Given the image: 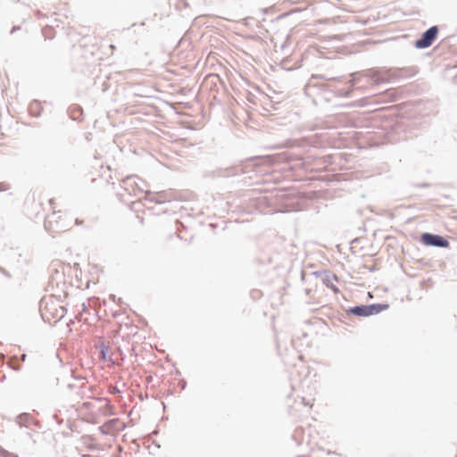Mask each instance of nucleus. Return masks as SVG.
I'll return each mask as SVG.
<instances>
[{"label": "nucleus", "mask_w": 457, "mask_h": 457, "mask_svg": "<svg viewBox=\"0 0 457 457\" xmlns=\"http://www.w3.org/2000/svg\"><path fill=\"white\" fill-rule=\"evenodd\" d=\"M110 48L115 49V46L114 45H110Z\"/></svg>", "instance_id": "72a5a7b5"}, {"label": "nucleus", "mask_w": 457, "mask_h": 457, "mask_svg": "<svg viewBox=\"0 0 457 457\" xmlns=\"http://www.w3.org/2000/svg\"><path fill=\"white\" fill-rule=\"evenodd\" d=\"M369 76L371 78V79L376 83V84H379L381 82L384 81V79H382L379 74H378V71H369Z\"/></svg>", "instance_id": "ddd939ff"}, {"label": "nucleus", "mask_w": 457, "mask_h": 457, "mask_svg": "<svg viewBox=\"0 0 457 457\" xmlns=\"http://www.w3.org/2000/svg\"><path fill=\"white\" fill-rule=\"evenodd\" d=\"M21 29V27L20 26H13L12 29H11V34L14 33L15 31Z\"/></svg>", "instance_id": "412c9836"}, {"label": "nucleus", "mask_w": 457, "mask_h": 457, "mask_svg": "<svg viewBox=\"0 0 457 457\" xmlns=\"http://www.w3.org/2000/svg\"><path fill=\"white\" fill-rule=\"evenodd\" d=\"M67 313V309L64 306L56 307L54 303L41 302V316L44 321L51 323L54 320V323L60 321Z\"/></svg>", "instance_id": "f257e3e1"}, {"label": "nucleus", "mask_w": 457, "mask_h": 457, "mask_svg": "<svg viewBox=\"0 0 457 457\" xmlns=\"http://www.w3.org/2000/svg\"><path fill=\"white\" fill-rule=\"evenodd\" d=\"M365 268H366V269H368V270H369V271H370V272H373V271H375V270H376V267H375V266H372V267H366V266H365Z\"/></svg>", "instance_id": "b1692460"}, {"label": "nucleus", "mask_w": 457, "mask_h": 457, "mask_svg": "<svg viewBox=\"0 0 457 457\" xmlns=\"http://www.w3.org/2000/svg\"><path fill=\"white\" fill-rule=\"evenodd\" d=\"M0 272H1L4 276H5L6 278H12L11 274L9 273V271H7L6 270H4V268H1V267H0Z\"/></svg>", "instance_id": "a211bd4d"}, {"label": "nucleus", "mask_w": 457, "mask_h": 457, "mask_svg": "<svg viewBox=\"0 0 457 457\" xmlns=\"http://www.w3.org/2000/svg\"><path fill=\"white\" fill-rule=\"evenodd\" d=\"M15 422L21 428L26 427L29 428L33 422L34 420L32 416L28 412H23L19 414L16 419Z\"/></svg>", "instance_id": "6e6552de"}, {"label": "nucleus", "mask_w": 457, "mask_h": 457, "mask_svg": "<svg viewBox=\"0 0 457 457\" xmlns=\"http://www.w3.org/2000/svg\"><path fill=\"white\" fill-rule=\"evenodd\" d=\"M75 223H76V224H80V223H82V221H80L79 219H76V220H75Z\"/></svg>", "instance_id": "c756f323"}, {"label": "nucleus", "mask_w": 457, "mask_h": 457, "mask_svg": "<svg viewBox=\"0 0 457 457\" xmlns=\"http://www.w3.org/2000/svg\"><path fill=\"white\" fill-rule=\"evenodd\" d=\"M297 434H298V429L295 430V435H294V436H297Z\"/></svg>", "instance_id": "473e14b6"}, {"label": "nucleus", "mask_w": 457, "mask_h": 457, "mask_svg": "<svg viewBox=\"0 0 457 457\" xmlns=\"http://www.w3.org/2000/svg\"><path fill=\"white\" fill-rule=\"evenodd\" d=\"M389 308L387 303H370V304H359L351 307L348 311L349 313L358 317H369L371 315L378 314L383 311Z\"/></svg>", "instance_id": "f03ea898"}, {"label": "nucleus", "mask_w": 457, "mask_h": 457, "mask_svg": "<svg viewBox=\"0 0 457 457\" xmlns=\"http://www.w3.org/2000/svg\"><path fill=\"white\" fill-rule=\"evenodd\" d=\"M81 308H82V312H87V305H86V303H83L81 304Z\"/></svg>", "instance_id": "5701e85b"}, {"label": "nucleus", "mask_w": 457, "mask_h": 457, "mask_svg": "<svg viewBox=\"0 0 457 457\" xmlns=\"http://www.w3.org/2000/svg\"><path fill=\"white\" fill-rule=\"evenodd\" d=\"M21 365H15V366H12V369H13L14 370H21Z\"/></svg>", "instance_id": "a878e982"}, {"label": "nucleus", "mask_w": 457, "mask_h": 457, "mask_svg": "<svg viewBox=\"0 0 457 457\" xmlns=\"http://www.w3.org/2000/svg\"><path fill=\"white\" fill-rule=\"evenodd\" d=\"M184 4V6L187 7L188 5L187 2L186 0H179Z\"/></svg>", "instance_id": "cd10ccee"}, {"label": "nucleus", "mask_w": 457, "mask_h": 457, "mask_svg": "<svg viewBox=\"0 0 457 457\" xmlns=\"http://www.w3.org/2000/svg\"><path fill=\"white\" fill-rule=\"evenodd\" d=\"M316 76H312V79H310L309 83H308V87H320V88L322 89H325V90H328V86L322 82V83H316L314 82V80L316 79Z\"/></svg>", "instance_id": "f8f14e48"}, {"label": "nucleus", "mask_w": 457, "mask_h": 457, "mask_svg": "<svg viewBox=\"0 0 457 457\" xmlns=\"http://www.w3.org/2000/svg\"><path fill=\"white\" fill-rule=\"evenodd\" d=\"M439 33V28L436 25H433L421 33L420 37L414 42V46L417 49H426L432 46L437 35Z\"/></svg>", "instance_id": "7ed1b4c3"}, {"label": "nucleus", "mask_w": 457, "mask_h": 457, "mask_svg": "<svg viewBox=\"0 0 457 457\" xmlns=\"http://www.w3.org/2000/svg\"><path fill=\"white\" fill-rule=\"evenodd\" d=\"M57 278H63V274L60 273L59 271L56 270L55 271V275L51 278L50 285L49 286L53 287H54V282Z\"/></svg>", "instance_id": "4468645a"}, {"label": "nucleus", "mask_w": 457, "mask_h": 457, "mask_svg": "<svg viewBox=\"0 0 457 457\" xmlns=\"http://www.w3.org/2000/svg\"><path fill=\"white\" fill-rule=\"evenodd\" d=\"M99 349H100V354H101L102 359L104 360L105 361L112 362L111 356L107 355L108 346L105 345L104 341H101L99 343Z\"/></svg>", "instance_id": "9d476101"}, {"label": "nucleus", "mask_w": 457, "mask_h": 457, "mask_svg": "<svg viewBox=\"0 0 457 457\" xmlns=\"http://www.w3.org/2000/svg\"><path fill=\"white\" fill-rule=\"evenodd\" d=\"M67 219L69 217L66 214L64 216L62 215V219L58 221V226L62 227V231L68 230L71 227V222H67Z\"/></svg>", "instance_id": "9b49d317"}, {"label": "nucleus", "mask_w": 457, "mask_h": 457, "mask_svg": "<svg viewBox=\"0 0 457 457\" xmlns=\"http://www.w3.org/2000/svg\"><path fill=\"white\" fill-rule=\"evenodd\" d=\"M1 455L3 457H18L16 454H13L12 453H9L8 451L4 450V449H1Z\"/></svg>", "instance_id": "dca6fc26"}, {"label": "nucleus", "mask_w": 457, "mask_h": 457, "mask_svg": "<svg viewBox=\"0 0 457 457\" xmlns=\"http://www.w3.org/2000/svg\"><path fill=\"white\" fill-rule=\"evenodd\" d=\"M145 199L146 201L155 204H163L165 202L170 201L169 198L167 197V193L164 191H160L156 193L146 191Z\"/></svg>", "instance_id": "423d86ee"}, {"label": "nucleus", "mask_w": 457, "mask_h": 457, "mask_svg": "<svg viewBox=\"0 0 457 457\" xmlns=\"http://www.w3.org/2000/svg\"><path fill=\"white\" fill-rule=\"evenodd\" d=\"M117 422V420H110L106 421L104 425L108 428V429H112L115 423Z\"/></svg>", "instance_id": "2eb2a0df"}, {"label": "nucleus", "mask_w": 457, "mask_h": 457, "mask_svg": "<svg viewBox=\"0 0 457 457\" xmlns=\"http://www.w3.org/2000/svg\"><path fill=\"white\" fill-rule=\"evenodd\" d=\"M186 385H187V384H186V382L184 381V382L182 383V388H183V389H185Z\"/></svg>", "instance_id": "7c9ffc66"}, {"label": "nucleus", "mask_w": 457, "mask_h": 457, "mask_svg": "<svg viewBox=\"0 0 457 457\" xmlns=\"http://www.w3.org/2000/svg\"><path fill=\"white\" fill-rule=\"evenodd\" d=\"M42 110L43 108L41 103L37 100H33L29 105V114L33 117H39L41 115Z\"/></svg>", "instance_id": "1a4fd4ad"}, {"label": "nucleus", "mask_w": 457, "mask_h": 457, "mask_svg": "<svg viewBox=\"0 0 457 457\" xmlns=\"http://www.w3.org/2000/svg\"><path fill=\"white\" fill-rule=\"evenodd\" d=\"M420 242L427 246H436L439 248H447L450 245L447 238L429 232L421 234Z\"/></svg>", "instance_id": "20e7f679"}, {"label": "nucleus", "mask_w": 457, "mask_h": 457, "mask_svg": "<svg viewBox=\"0 0 457 457\" xmlns=\"http://www.w3.org/2000/svg\"><path fill=\"white\" fill-rule=\"evenodd\" d=\"M67 294H64L63 295H59L58 296H55L59 302H62V297H66Z\"/></svg>", "instance_id": "4be33fe9"}, {"label": "nucleus", "mask_w": 457, "mask_h": 457, "mask_svg": "<svg viewBox=\"0 0 457 457\" xmlns=\"http://www.w3.org/2000/svg\"><path fill=\"white\" fill-rule=\"evenodd\" d=\"M351 93V90L345 91V93H341V95H344L345 96H349Z\"/></svg>", "instance_id": "bb28decb"}, {"label": "nucleus", "mask_w": 457, "mask_h": 457, "mask_svg": "<svg viewBox=\"0 0 457 457\" xmlns=\"http://www.w3.org/2000/svg\"><path fill=\"white\" fill-rule=\"evenodd\" d=\"M337 280V277L336 274L330 271H324L322 274V281L323 283L330 288L333 292L337 293L338 287L334 284V281Z\"/></svg>", "instance_id": "0eeeda50"}, {"label": "nucleus", "mask_w": 457, "mask_h": 457, "mask_svg": "<svg viewBox=\"0 0 457 457\" xmlns=\"http://www.w3.org/2000/svg\"><path fill=\"white\" fill-rule=\"evenodd\" d=\"M319 78H320L321 79L325 80V81H328V80H340V78L337 77V78H326L325 76H320Z\"/></svg>", "instance_id": "6ab92c4d"}, {"label": "nucleus", "mask_w": 457, "mask_h": 457, "mask_svg": "<svg viewBox=\"0 0 457 457\" xmlns=\"http://www.w3.org/2000/svg\"><path fill=\"white\" fill-rule=\"evenodd\" d=\"M62 219L61 212H53L48 214L44 222L46 230L50 233H58L62 231V227L58 226V221Z\"/></svg>", "instance_id": "39448f33"}, {"label": "nucleus", "mask_w": 457, "mask_h": 457, "mask_svg": "<svg viewBox=\"0 0 457 457\" xmlns=\"http://www.w3.org/2000/svg\"><path fill=\"white\" fill-rule=\"evenodd\" d=\"M8 189V186L3 182L0 183V192H4Z\"/></svg>", "instance_id": "aec40b11"}, {"label": "nucleus", "mask_w": 457, "mask_h": 457, "mask_svg": "<svg viewBox=\"0 0 457 457\" xmlns=\"http://www.w3.org/2000/svg\"><path fill=\"white\" fill-rule=\"evenodd\" d=\"M27 354L23 353L21 355V361H24L26 360Z\"/></svg>", "instance_id": "393cba45"}, {"label": "nucleus", "mask_w": 457, "mask_h": 457, "mask_svg": "<svg viewBox=\"0 0 457 457\" xmlns=\"http://www.w3.org/2000/svg\"><path fill=\"white\" fill-rule=\"evenodd\" d=\"M98 430L103 434V435H107L109 433V429L108 428H106L104 425L101 426L98 428Z\"/></svg>", "instance_id": "f3484780"}, {"label": "nucleus", "mask_w": 457, "mask_h": 457, "mask_svg": "<svg viewBox=\"0 0 457 457\" xmlns=\"http://www.w3.org/2000/svg\"><path fill=\"white\" fill-rule=\"evenodd\" d=\"M115 393H120V390L117 388V386L114 388Z\"/></svg>", "instance_id": "2f4dec72"}, {"label": "nucleus", "mask_w": 457, "mask_h": 457, "mask_svg": "<svg viewBox=\"0 0 457 457\" xmlns=\"http://www.w3.org/2000/svg\"><path fill=\"white\" fill-rule=\"evenodd\" d=\"M72 324H74V320H70V321L68 322V326H71Z\"/></svg>", "instance_id": "c85d7f7f"}]
</instances>
